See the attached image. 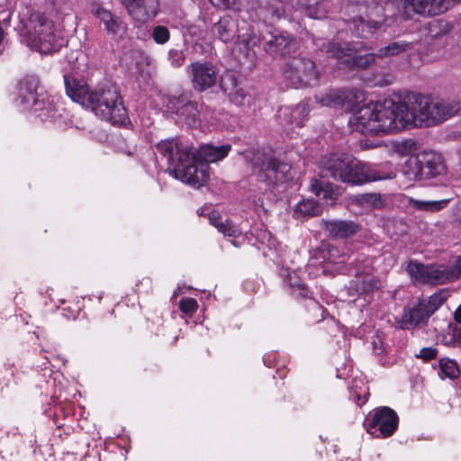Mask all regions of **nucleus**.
I'll list each match as a JSON object with an SVG mask.
<instances>
[{
  "label": "nucleus",
  "instance_id": "obj_41",
  "mask_svg": "<svg viewBox=\"0 0 461 461\" xmlns=\"http://www.w3.org/2000/svg\"><path fill=\"white\" fill-rule=\"evenodd\" d=\"M455 3L454 0H432L430 7L433 16L447 12Z\"/></svg>",
  "mask_w": 461,
  "mask_h": 461
},
{
  "label": "nucleus",
  "instance_id": "obj_18",
  "mask_svg": "<svg viewBox=\"0 0 461 461\" xmlns=\"http://www.w3.org/2000/svg\"><path fill=\"white\" fill-rule=\"evenodd\" d=\"M263 49L273 58H284L293 49L294 37L285 31L270 28L262 34Z\"/></svg>",
  "mask_w": 461,
  "mask_h": 461
},
{
  "label": "nucleus",
  "instance_id": "obj_15",
  "mask_svg": "<svg viewBox=\"0 0 461 461\" xmlns=\"http://www.w3.org/2000/svg\"><path fill=\"white\" fill-rule=\"evenodd\" d=\"M167 107L168 111L176 113L178 119L188 127L198 128L201 125V112L203 104L187 99L185 95L171 96Z\"/></svg>",
  "mask_w": 461,
  "mask_h": 461
},
{
  "label": "nucleus",
  "instance_id": "obj_8",
  "mask_svg": "<svg viewBox=\"0 0 461 461\" xmlns=\"http://www.w3.org/2000/svg\"><path fill=\"white\" fill-rule=\"evenodd\" d=\"M401 172L409 181L438 180L447 173V167L440 154L424 151L408 157Z\"/></svg>",
  "mask_w": 461,
  "mask_h": 461
},
{
  "label": "nucleus",
  "instance_id": "obj_54",
  "mask_svg": "<svg viewBox=\"0 0 461 461\" xmlns=\"http://www.w3.org/2000/svg\"><path fill=\"white\" fill-rule=\"evenodd\" d=\"M5 387H6V388L10 387V384H9V382H7V383L5 384ZM2 389H4V386L2 387Z\"/></svg>",
  "mask_w": 461,
  "mask_h": 461
},
{
  "label": "nucleus",
  "instance_id": "obj_37",
  "mask_svg": "<svg viewBox=\"0 0 461 461\" xmlns=\"http://www.w3.org/2000/svg\"><path fill=\"white\" fill-rule=\"evenodd\" d=\"M439 368L441 373L449 379H455L459 375V368L457 364L448 358H441L439 360Z\"/></svg>",
  "mask_w": 461,
  "mask_h": 461
},
{
  "label": "nucleus",
  "instance_id": "obj_51",
  "mask_svg": "<svg viewBox=\"0 0 461 461\" xmlns=\"http://www.w3.org/2000/svg\"><path fill=\"white\" fill-rule=\"evenodd\" d=\"M455 220L461 225V201H459L455 207Z\"/></svg>",
  "mask_w": 461,
  "mask_h": 461
},
{
  "label": "nucleus",
  "instance_id": "obj_11",
  "mask_svg": "<svg viewBox=\"0 0 461 461\" xmlns=\"http://www.w3.org/2000/svg\"><path fill=\"white\" fill-rule=\"evenodd\" d=\"M406 105L410 116V127H429L435 125L433 106L435 97L419 93H409L405 95Z\"/></svg>",
  "mask_w": 461,
  "mask_h": 461
},
{
  "label": "nucleus",
  "instance_id": "obj_38",
  "mask_svg": "<svg viewBox=\"0 0 461 461\" xmlns=\"http://www.w3.org/2000/svg\"><path fill=\"white\" fill-rule=\"evenodd\" d=\"M240 44L243 45L248 50L254 51V48L258 46L259 42L262 41V36H257L255 33H248L238 36Z\"/></svg>",
  "mask_w": 461,
  "mask_h": 461
},
{
  "label": "nucleus",
  "instance_id": "obj_47",
  "mask_svg": "<svg viewBox=\"0 0 461 461\" xmlns=\"http://www.w3.org/2000/svg\"><path fill=\"white\" fill-rule=\"evenodd\" d=\"M312 188L317 196H320L321 194H323V198L329 197L328 193L330 186L324 185L322 181L314 180V183L312 184Z\"/></svg>",
  "mask_w": 461,
  "mask_h": 461
},
{
  "label": "nucleus",
  "instance_id": "obj_22",
  "mask_svg": "<svg viewBox=\"0 0 461 461\" xmlns=\"http://www.w3.org/2000/svg\"><path fill=\"white\" fill-rule=\"evenodd\" d=\"M374 114L373 103L360 107L348 120L351 131L365 135H377Z\"/></svg>",
  "mask_w": 461,
  "mask_h": 461
},
{
  "label": "nucleus",
  "instance_id": "obj_23",
  "mask_svg": "<svg viewBox=\"0 0 461 461\" xmlns=\"http://www.w3.org/2000/svg\"><path fill=\"white\" fill-rule=\"evenodd\" d=\"M122 6L133 20L144 23L157 15L158 0H126Z\"/></svg>",
  "mask_w": 461,
  "mask_h": 461
},
{
  "label": "nucleus",
  "instance_id": "obj_29",
  "mask_svg": "<svg viewBox=\"0 0 461 461\" xmlns=\"http://www.w3.org/2000/svg\"><path fill=\"white\" fill-rule=\"evenodd\" d=\"M212 31L221 41L231 42L237 37V23L231 16L224 15L213 24Z\"/></svg>",
  "mask_w": 461,
  "mask_h": 461
},
{
  "label": "nucleus",
  "instance_id": "obj_43",
  "mask_svg": "<svg viewBox=\"0 0 461 461\" xmlns=\"http://www.w3.org/2000/svg\"><path fill=\"white\" fill-rule=\"evenodd\" d=\"M180 310L188 315L194 313L198 308V303L194 298H184L179 302Z\"/></svg>",
  "mask_w": 461,
  "mask_h": 461
},
{
  "label": "nucleus",
  "instance_id": "obj_48",
  "mask_svg": "<svg viewBox=\"0 0 461 461\" xmlns=\"http://www.w3.org/2000/svg\"><path fill=\"white\" fill-rule=\"evenodd\" d=\"M209 1L213 6L217 7V8H221V9L230 8L234 5V2H235V0H209Z\"/></svg>",
  "mask_w": 461,
  "mask_h": 461
},
{
  "label": "nucleus",
  "instance_id": "obj_31",
  "mask_svg": "<svg viewBox=\"0 0 461 461\" xmlns=\"http://www.w3.org/2000/svg\"><path fill=\"white\" fill-rule=\"evenodd\" d=\"M285 283L289 287L290 293L293 296L296 298L312 297V292L295 272L288 273L285 279Z\"/></svg>",
  "mask_w": 461,
  "mask_h": 461
},
{
  "label": "nucleus",
  "instance_id": "obj_34",
  "mask_svg": "<svg viewBox=\"0 0 461 461\" xmlns=\"http://www.w3.org/2000/svg\"><path fill=\"white\" fill-rule=\"evenodd\" d=\"M449 200L443 199L438 201H420L416 199H410V204L420 211H428V212H438L448 204Z\"/></svg>",
  "mask_w": 461,
  "mask_h": 461
},
{
  "label": "nucleus",
  "instance_id": "obj_50",
  "mask_svg": "<svg viewBox=\"0 0 461 461\" xmlns=\"http://www.w3.org/2000/svg\"><path fill=\"white\" fill-rule=\"evenodd\" d=\"M209 221L211 224H212L213 226H215L217 229H218V225H221V223H222V221H221V216L218 212H212L209 214Z\"/></svg>",
  "mask_w": 461,
  "mask_h": 461
},
{
  "label": "nucleus",
  "instance_id": "obj_36",
  "mask_svg": "<svg viewBox=\"0 0 461 461\" xmlns=\"http://www.w3.org/2000/svg\"><path fill=\"white\" fill-rule=\"evenodd\" d=\"M356 202L359 205L369 206L373 209H380L384 205L380 194L376 193H366L357 194L356 196Z\"/></svg>",
  "mask_w": 461,
  "mask_h": 461
},
{
  "label": "nucleus",
  "instance_id": "obj_27",
  "mask_svg": "<svg viewBox=\"0 0 461 461\" xmlns=\"http://www.w3.org/2000/svg\"><path fill=\"white\" fill-rule=\"evenodd\" d=\"M340 262L346 264L347 274L354 276L355 278L373 272L371 260L362 253H351L348 256H342Z\"/></svg>",
  "mask_w": 461,
  "mask_h": 461
},
{
  "label": "nucleus",
  "instance_id": "obj_7",
  "mask_svg": "<svg viewBox=\"0 0 461 461\" xmlns=\"http://www.w3.org/2000/svg\"><path fill=\"white\" fill-rule=\"evenodd\" d=\"M315 44L330 58L337 59L350 70L368 69L378 59L375 52L361 54L362 50H368L364 42L319 40Z\"/></svg>",
  "mask_w": 461,
  "mask_h": 461
},
{
  "label": "nucleus",
  "instance_id": "obj_45",
  "mask_svg": "<svg viewBox=\"0 0 461 461\" xmlns=\"http://www.w3.org/2000/svg\"><path fill=\"white\" fill-rule=\"evenodd\" d=\"M168 59L174 68H180L185 63V57L182 51L171 50L168 52Z\"/></svg>",
  "mask_w": 461,
  "mask_h": 461
},
{
  "label": "nucleus",
  "instance_id": "obj_28",
  "mask_svg": "<svg viewBox=\"0 0 461 461\" xmlns=\"http://www.w3.org/2000/svg\"><path fill=\"white\" fill-rule=\"evenodd\" d=\"M435 125L442 123L461 112V102L456 99L435 98Z\"/></svg>",
  "mask_w": 461,
  "mask_h": 461
},
{
  "label": "nucleus",
  "instance_id": "obj_1",
  "mask_svg": "<svg viewBox=\"0 0 461 461\" xmlns=\"http://www.w3.org/2000/svg\"><path fill=\"white\" fill-rule=\"evenodd\" d=\"M158 152L167 159L170 176L193 187L199 188L209 180L208 163L223 159L231 149L230 144L201 145L198 149L173 138L159 141Z\"/></svg>",
  "mask_w": 461,
  "mask_h": 461
},
{
  "label": "nucleus",
  "instance_id": "obj_33",
  "mask_svg": "<svg viewBox=\"0 0 461 461\" xmlns=\"http://www.w3.org/2000/svg\"><path fill=\"white\" fill-rule=\"evenodd\" d=\"M321 212V208L313 200H303L299 202L294 209L293 216L295 219L317 216Z\"/></svg>",
  "mask_w": 461,
  "mask_h": 461
},
{
  "label": "nucleus",
  "instance_id": "obj_53",
  "mask_svg": "<svg viewBox=\"0 0 461 461\" xmlns=\"http://www.w3.org/2000/svg\"><path fill=\"white\" fill-rule=\"evenodd\" d=\"M14 366V365H13V364H10V363H5V369H12V366ZM14 371H13V370H11V376H12V377H14Z\"/></svg>",
  "mask_w": 461,
  "mask_h": 461
},
{
  "label": "nucleus",
  "instance_id": "obj_32",
  "mask_svg": "<svg viewBox=\"0 0 461 461\" xmlns=\"http://www.w3.org/2000/svg\"><path fill=\"white\" fill-rule=\"evenodd\" d=\"M413 48L412 42L406 41H397L390 42L388 45L380 48L375 55L378 59H386L399 56Z\"/></svg>",
  "mask_w": 461,
  "mask_h": 461
},
{
  "label": "nucleus",
  "instance_id": "obj_4",
  "mask_svg": "<svg viewBox=\"0 0 461 461\" xmlns=\"http://www.w3.org/2000/svg\"><path fill=\"white\" fill-rule=\"evenodd\" d=\"M319 169L321 177H330L350 185H360L365 183L391 179L395 176L393 172L383 173L377 168L342 152L322 156L319 161Z\"/></svg>",
  "mask_w": 461,
  "mask_h": 461
},
{
  "label": "nucleus",
  "instance_id": "obj_13",
  "mask_svg": "<svg viewBox=\"0 0 461 461\" xmlns=\"http://www.w3.org/2000/svg\"><path fill=\"white\" fill-rule=\"evenodd\" d=\"M399 417L394 410L387 406L377 407L365 419L366 431L377 438L391 437L398 429Z\"/></svg>",
  "mask_w": 461,
  "mask_h": 461
},
{
  "label": "nucleus",
  "instance_id": "obj_42",
  "mask_svg": "<svg viewBox=\"0 0 461 461\" xmlns=\"http://www.w3.org/2000/svg\"><path fill=\"white\" fill-rule=\"evenodd\" d=\"M367 389L364 386L363 390L357 391V388L352 387L350 390V399L361 407L367 402L369 393L366 392Z\"/></svg>",
  "mask_w": 461,
  "mask_h": 461
},
{
  "label": "nucleus",
  "instance_id": "obj_16",
  "mask_svg": "<svg viewBox=\"0 0 461 461\" xmlns=\"http://www.w3.org/2000/svg\"><path fill=\"white\" fill-rule=\"evenodd\" d=\"M289 0H275V4H271L265 7L266 10V18H270L272 20L280 19L284 14L285 10L282 5V2H288ZM294 2V0H291ZM296 5L298 8H301L305 11L306 14L312 18L315 19H322L326 17L329 4L327 0H296Z\"/></svg>",
  "mask_w": 461,
  "mask_h": 461
},
{
  "label": "nucleus",
  "instance_id": "obj_3",
  "mask_svg": "<svg viewBox=\"0 0 461 461\" xmlns=\"http://www.w3.org/2000/svg\"><path fill=\"white\" fill-rule=\"evenodd\" d=\"M194 91L203 93L220 82L221 90L237 106L249 108L254 104V96L249 89L240 86L233 71H224L219 78V69L212 62L194 61L186 67Z\"/></svg>",
  "mask_w": 461,
  "mask_h": 461
},
{
  "label": "nucleus",
  "instance_id": "obj_40",
  "mask_svg": "<svg viewBox=\"0 0 461 461\" xmlns=\"http://www.w3.org/2000/svg\"><path fill=\"white\" fill-rule=\"evenodd\" d=\"M218 230L225 236L232 238H237L241 235L240 228L228 220L221 223V225H218Z\"/></svg>",
  "mask_w": 461,
  "mask_h": 461
},
{
  "label": "nucleus",
  "instance_id": "obj_26",
  "mask_svg": "<svg viewBox=\"0 0 461 461\" xmlns=\"http://www.w3.org/2000/svg\"><path fill=\"white\" fill-rule=\"evenodd\" d=\"M321 226L331 239H348L357 234L360 226L353 221L322 220Z\"/></svg>",
  "mask_w": 461,
  "mask_h": 461
},
{
  "label": "nucleus",
  "instance_id": "obj_14",
  "mask_svg": "<svg viewBox=\"0 0 461 461\" xmlns=\"http://www.w3.org/2000/svg\"><path fill=\"white\" fill-rule=\"evenodd\" d=\"M406 271L413 279L423 284L439 285L456 278L452 267L425 266L416 261H410Z\"/></svg>",
  "mask_w": 461,
  "mask_h": 461
},
{
  "label": "nucleus",
  "instance_id": "obj_55",
  "mask_svg": "<svg viewBox=\"0 0 461 461\" xmlns=\"http://www.w3.org/2000/svg\"><path fill=\"white\" fill-rule=\"evenodd\" d=\"M121 1V4L123 5L124 3H126V0H120Z\"/></svg>",
  "mask_w": 461,
  "mask_h": 461
},
{
  "label": "nucleus",
  "instance_id": "obj_49",
  "mask_svg": "<svg viewBox=\"0 0 461 461\" xmlns=\"http://www.w3.org/2000/svg\"><path fill=\"white\" fill-rule=\"evenodd\" d=\"M452 274L456 278L461 276V256L457 257L454 266L452 267Z\"/></svg>",
  "mask_w": 461,
  "mask_h": 461
},
{
  "label": "nucleus",
  "instance_id": "obj_35",
  "mask_svg": "<svg viewBox=\"0 0 461 461\" xmlns=\"http://www.w3.org/2000/svg\"><path fill=\"white\" fill-rule=\"evenodd\" d=\"M447 292L439 291L430 295L427 300H420L431 316L447 300Z\"/></svg>",
  "mask_w": 461,
  "mask_h": 461
},
{
  "label": "nucleus",
  "instance_id": "obj_19",
  "mask_svg": "<svg viewBox=\"0 0 461 461\" xmlns=\"http://www.w3.org/2000/svg\"><path fill=\"white\" fill-rule=\"evenodd\" d=\"M91 13L104 26V30L111 39L121 41L125 38L128 32V24L122 17L100 5L93 6Z\"/></svg>",
  "mask_w": 461,
  "mask_h": 461
},
{
  "label": "nucleus",
  "instance_id": "obj_24",
  "mask_svg": "<svg viewBox=\"0 0 461 461\" xmlns=\"http://www.w3.org/2000/svg\"><path fill=\"white\" fill-rule=\"evenodd\" d=\"M430 315L425 304L420 301L411 307H404L402 317L396 319V328L402 330H411L420 324H425Z\"/></svg>",
  "mask_w": 461,
  "mask_h": 461
},
{
  "label": "nucleus",
  "instance_id": "obj_5",
  "mask_svg": "<svg viewBox=\"0 0 461 461\" xmlns=\"http://www.w3.org/2000/svg\"><path fill=\"white\" fill-rule=\"evenodd\" d=\"M15 103L22 111L32 113L42 122L56 121L64 111L53 97L40 87V79L36 76H26L19 82Z\"/></svg>",
  "mask_w": 461,
  "mask_h": 461
},
{
  "label": "nucleus",
  "instance_id": "obj_20",
  "mask_svg": "<svg viewBox=\"0 0 461 461\" xmlns=\"http://www.w3.org/2000/svg\"><path fill=\"white\" fill-rule=\"evenodd\" d=\"M317 103L322 106L342 107L345 104L353 106L356 103H360L365 99V94L358 89H335L329 90L324 94L315 96Z\"/></svg>",
  "mask_w": 461,
  "mask_h": 461
},
{
  "label": "nucleus",
  "instance_id": "obj_12",
  "mask_svg": "<svg viewBox=\"0 0 461 461\" xmlns=\"http://www.w3.org/2000/svg\"><path fill=\"white\" fill-rule=\"evenodd\" d=\"M284 76L294 87L314 86L319 78L315 63L307 57H294L283 68Z\"/></svg>",
  "mask_w": 461,
  "mask_h": 461
},
{
  "label": "nucleus",
  "instance_id": "obj_17",
  "mask_svg": "<svg viewBox=\"0 0 461 461\" xmlns=\"http://www.w3.org/2000/svg\"><path fill=\"white\" fill-rule=\"evenodd\" d=\"M427 0H388L384 3V10L392 11L393 22L411 19L414 14L423 16H433L430 5Z\"/></svg>",
  "mask_w": 461,
  "mask_h": 461
},
{
  "label": "nucleus",
  "instance_id": "obj_2",
  "mask_svg": "<svg viewBox=\"0 0 461 461\" xmlns=\"http://www.w3.org/2000/svg\"><path fill=\"white\" fill-rule=\"evenodd\" d=\"M68 96L82 107L113 125H123L129 121L122 97L112 83H104L91 88L84 79L64 76Z\"/></svg>",
  "mask_w": 461,
  "mask_h": 461
},
{
  "label": "nucleus",
  "instance_id": "obj_46",
  "mask_svg": "<svg viewBox=\"0 0 461 461\" xmlns=\"http://www.w3.org/2000/svg\"><path fill=\"white\" fill-rule=\"evenodd\" d=\"M438 356V349L436 348L429 347L423 348L420 350L418 354H415V357L418 358H421L425 361H429L436 358Z\"/></svg>",
  "mask_w": 461,
  "mask_h": 461
},
{
  "label": "nucleus",
  "instance_id": "obj_9",
  "mask_svg": "<svg viewBox=\"0 0 461 461\" xmlns=\"http://www.w3.org/2000/svg\"><path fill=\"white\" fill-rule=\"evenodd\" d=\"M374 116L376 124V133L387 134L402 131L410 127V115L405 97L402 101L395 103L393 100H384L383 103L373 104Z\"/></svg>",
  "mask_w": 461,
  "mask_h": 461
},
{
  "label": "nucleus",
  "instance_id": "obj_25",
  "mask_svg": "<svg viewBox=\"0 0 461 461\" xmlns=\"http://www.w3.org/2000/svg\"><path fill=\"white\" fill-rule=\"evenodd\" d=\"M310 109L307 103L302 102L294 107L285 106L279 109L277 119L279 123L291 128L303 126L304 121L309 114Z\"/></svg>",
  "mask_w": 461,
  "mask_h": 461
},
{
  "label": "nucleus",
  "instance_id": "obj_21",
  "mask_svg": "<svg viewBox=\"0 0 461 461\" xmlns=\"http://www.w3.org/2000/svg\"><path fill=\"white\" fill-rule=\"evenodd\" d=\"M291 166L276 158H267L259 167L258 178L267 185H276L287 179Z\"/></svg>",
  "mask_w": 461,
  "mask_h": 461
},
{
  "label": "nucleus",
  "instance_id": "obj_30",
  "mask_svg": "<svg viewBox=\"0 0 461 461\" xmlns=\"http://www.w3.org/2000/svg\"><path fill=\"white\" fill-rule=\"evenodd\" d=\"M350 289H354L357 294H367L380 288V280L377 276L370 274H364L350 282Z\"/></svg>",
  "mask_w": 461,
  "mask_h": 461
},
{
  "label": "nucleus",
  "instance_id": "obj_10",
  "mask_svg": "<svg viewBox=\"0 0 461 461\" xmlns=\"http://www.w3.org/2000/svg\"><path fill=\"white\" fill-rule=\"evenodd\" d=\"M390 20L392 23H394L392 17V11H385L384 5H375L368 11L366 18L363 16L354 17L349 20L348 26L354 36L369 39L384 23Z\"/></svg>",
  "mask_w": 461,
  "mask_h": 461
},
{
  "label": "nucleus",
  "instance_id": "obj_52",
  "mask_svg": "<svg viewBox=\"0 0 461 461\" xmlns=\"http://www.w3.org/2000/svg\"><path fill=\"white\" fill-rule=\"evenodd\" d=\"M455 320L461 324V305L455 312Z\"/></svg>",
  "mask_w": 461,
  "mask_h": 461
},
{
  "label": "nucleus",
  "instance_id": "obj_44",
  "mask_svg": "<svg viewBox=\"0 0 461 461\" xmlns=\"http://www.w3.org/2000/svg\"><path fill=\"white\" fill-rule=\"evenodd\" d=\"M430 32L433 36L437 37L439 34H445L449 31L448 23L443 21H435L430 23Z\"/></svg>",
  "mask_w": 461,
  "mask_h": 461
},
{
  "label": "nucleus",
  "instance_id": "obj_6",
  "mask_svg": "<svg viewBox=\"0 0 461 461\" xmlns=\"http://www.w3.org/2000/svg\"><path fill=\"white\" fill-rule=\"evenodd\" d=\"M27 13V17L23 18L22 23L28 45L43 54L58 51L63 39L58 35L53 21L39 11Z\"/></svg>",
  "mask_w": 461,
  "mask_h": 461
},
{
  "label": "nucleus",
  "instance_id": "obj_39",
  "mask_svg": "<svg viewBox=\"0 0 461 461\" xmlns=\"http://www.w3.org/2000/svg\"><path fill=\"white\" fill-rule=\"evenodd\" d=\"M152 38L158 44H165L170 38L169 30L163 25H158L153 28Z\"/></svg>",
  "mask_w": 461,
  "mask_h": 461
},
{
  "label": "nucleus",
  "instance_id": "obj_56",
  "mask_svg": "<svg viewBox=\"0 0 461 461\" xmlns=\"http://www.w3.org/2000/svg\"><path fill=\"white\" fill-rule=\"evenodd\" d=\"M426 2H428V5H430V3H432V0H427Z\"/></svg>",
  "mask_w": 461,
  "mask_h": 461
}]
</instances>
